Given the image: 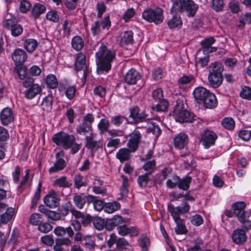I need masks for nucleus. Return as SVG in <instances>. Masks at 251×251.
I'll return each instance as SVG.
<instances>
[{
  "label": "nucleus",
  "instance_id": "35",
  "mask_svg": "<svg viewBox=\"0 0 251 251\" xmlns=\"http://www.w3.org/2000/svg\"><path fill=\"white\" fill-rule=\"evenodd\" d=\"M46 10L45 6L40 3H36L34 4L32 10L31 14L32 16L37 19L39 16L44 13Z\"/></svg>",
  "mask_w": 251,
  "mask_h": 251
},
{
  "label": "nucleus",
  "instance_id": "32",
  "mask_svg": "<svg viewBox=\"0 0 251 251\" xmlns=\"http://www.w3.org/2000/svg\"><path fill=\"white\" fill-rule=\"evenodd\" d=\"M54 233L57 236H64L67 233L69 237H72L74 235L73 229L71 226L66 228L57 226L54 229Z\"/></svg>",
  "mask_w": 251,
  "mask_h": 251
},
{
  "label": "nucleus",
  "instance_id": "31",
  "mask_svg": "<svg viewBox=\"0 0 251 251\" xmlns=\"http://www.w3.org/2000/svg\"><path fill=\"white\" fill-rule=\"evenodd\" d=\"M201 103H203L205 108H213L217 106V100L215 95L210 92Z\"/></svg>",
  "mask_w": 251,
  "mask_h": 251
},
{
  "label": "nucleus",
  "instance_id": "64",
  "mask_svg": "<svg viewBox=\"0 0 251 251\" xmlns=\"http://www.w3.org/2000/svg\"><path fill=\"white\" fill-rule=\"evenodd\" d=\"M129 245L128 242L124 238H121L116 241V247L118 250L126 249Z\"/></svg>",
  "mask_w": 251,
  "mask_h": 251
},
{
  "label": "nucleus",
  "instance_id": "13",
  "mask_svg": "<svg viewBox=\"0 0 251 251\" xmlns=\"http://www.w3.org/2000/svg\"><path fill=\"white\" fill-rule=\"evenodd\" d=\"M139 127H137L133 131L127 143V146L132 152H134L137 150L141 142V134L139 130Z\"/></svg>",
  "mask_w": 251,
  "mask_h": 251
},
{
  "label": "nucleus",
  "instance_id": "1",
  "mask_svg": "<svg viewBox=\"0 0 251 251\" xmlns=\"http://www.w3.org/2000/svg\"><path fill=\"white\" fill-rule=\"evenodd\" d=\"M116 51L108 49L101 44L99 50L96 53L97 58V72L101 74L103 72H108L111 68V62L115 58Z\"/></svg>",
  "mask_w": 251,
  "mask_h": 251
},
{
  "label": "nucleus",
  "instance_id": "15",
  "mask_svg": "<svg viewBox=\"0 0 251 251\" xmlns=\"http://www.w3.org/2000/svg\"><path fill=\"white\" fill-rule=\"evenodd\" d=\"M85 56L81 52L77 54L75 61V69L77 71H80L85 68L83 73V78L85 80L87 75V67L85 65Z\"/></svg>",
  "mask_w": 251,
  "mask_h": 251
},
{
  "label": "nucleus",
  "instance_id": "55",
  "mask_svg": "<svg viewBox=\"0 0 251 251\" xmlns=\"http://www.w3.org/2000/svg\"><path fill=\"white\" fill-rule=\"evenodd\" d=\"M38 230L43 233H46L52 229V226L48 223H40L38 226Z\"/></svg>",
  "mask_w": 251,
  "mask_h": 251
},
{
  "label": "nucleus",
  "instance_id": "14",
  "mask_svg": "<svg viewBox=\"0 0 251 251\" xmlns=\"http://www.w3.org/2000/svg\"><path fill=\"white\" fill-rule=\"evenodd\" d=\"M237 228L232 232V240L236 244H243L247 240V235L246 233L249 230H246L245 228Z\"/></svg>",
  "mask_w": 251,
  "mask_h": 251
},
{
  "label": "nucleus",
  "instance_id": "46",
  "mask_svg": "<svg viewBox=\"0 0 251 251\" xmlns=\"http://www.w3.org/2000/svg\"><path fill=\"white\" fill-rule=\"evenodd\" d=\"M151 175V173H147L138 176L137 182L140 187L145 188L147 187V184L150 180V177Z\"/></svg>",
  "mask_w": 251,
  "mask_h": 251
},
{
  "label": "nucleus",
  "instance_id": "23",
  "mask_svg": "<svg viewBox=\"0 0 251 251\" xmlns=\"http://www.w3.org/2000/svg\"><path fill=\"white\" fill-rule=\"evenodd\" d=\"M85 140L86 141L85 146L87 149L96 151L102 147L103 144L101 141L100 140L95 141L93 135L91 133L90 135L85 137Z\"/></svg>",
  "mask_w": 251,
  "mask_h": 251
},
{
  "label": "nucleus",
  "instance_id": "59",
  "mask_svg": "<svg viewBox=\"0 0 251 251\" xmlns=\"http://www.w3.org/2000/svg\"><path fill=\"white\" fill-rule=\"evenodd\" d=\"M190 221L191 224L195 226H199L203 222L202 217L199 214H196L192 216L190 218Z\"/></svg>",
  "mask_w": 251,
  "mask_h": 251
},
{
  "label": "nucleus",
  "instance_id": "63",
  "mask_svg": "<svg viewBox=\"0 0 251 251\" xmlns=\"http://www.w3.org/2000/svg\"><path fill=\"white\" fill-rule=\"evenodd\" d=\"M31 8L30 2L26 0H24L21 2L20 10L21 12L25 13L27 12Z\"/></svg>",
  "mask_w": 251,
  "mask_h": 251
},
{
  "label": "nucleus",
  "instance_id": "24",
  "mask_svg": "<svg viewBox=\"0 0 251 251\" xmlns=\"http://www.w3.org/2000/svg\"><path fill=\"white\" fill-rule=\"evenodd\" d=\"M0 120L3 125H8L14 120L13 111L11 109L6 107L0 113Z\"/></svg>",
  "mask_w": 251,
  "mask_h": 251
},
{
  "label": "nucleus",
  "instance_id": "39",
  "mask_svg": "<svg viewBox=\"0 0 251 251\" xmlns=\"http://www.w3.org/2000/svg\"><path fill=\"white\" fill-rule=\"evenodd\" d=\"M38 46L37 41L34 39H26L24 44L25 49L29 52L34 51Z\"/></svg>",
  "mask_w": 251,
  "mask_h": 251
},
{
  "label": "nucleus",
  "instance_id": "37",
  "mask_svg": "<svg viewBox=\"0 0 251 251\" xmlns=\"http://www.w3.org/2000/svg\"><path fill=\"white\" fill-rule=\"evenodd\" d=\"M53 185L59 187L70 188L72 186V183L71 181L68 180L66 176H63L55 179Z\"/></svg>",
  "mask_w": 251,
  "mask_h": 251
},
{
  "label": "nucleus",
  "instance_id": "21",
  "mask_svg": "<svg viewBox=\"0 0 251 251\" xmlns=\"http://www.w3.org/2000/svg\"><path fill=\"white\" fill-rule=\"evenodd\" d=\"M126 223L125 220H124L122 216L120 215H115L112 218L107 220L105 223V228L107 230L111 231L114 228L123 223Z\"/></svg>",
  "mask_w": 251,
  "mask_h": 251
},
{
  "label": "nucleus",
  "instance_id": "25",
  "mask_svg": "<svg viewBox=\"0 0 251 251\" xmlns=\"http://www.w3.org/2000/svg\"><path fill=\"white\" fill-rule=\"evenodd\" d=\"M188 140L187 135L184 133H180L174 138V145L178 149H183L187 145Z\"/></svg>",
  "mask_w": 251,
  "mask_h": 251
},
{
  "label": "nucleus",
  "instance_id": "12",
  "mask_svg": "<svg viewBox=\"0 0 251 251\" xmlns=\"http://www.w3.org/2000/svg\"><path fill=\"white\" fill-rule=\"evenodd\" d=\"M179 2L180 3L179 11L180 12L185 10L188 13V16L190 17L194 16L198 7L192 0H179Z\"/></svg>",
  "mask_w": 251,
  "mask_h": 251
},
{
  "label": "nucleus",
  "instance_id": "49",
  "mask_svg": "<svg viewBox=\"0 0 251 251\" xmlns=\"http://www.w3.org/2000/svg\"><path fill=\"white\" fill-rule=\"evenodd\" d=\"M47 85L51 88H55L58 86V81L56 76L53 75H49L46 78Z\"/></svg>",
  "mask_w": 251,
  "mask_h": 251
},
{
  "label": "nucleus",
  "instance_id": "34",
  "mask_svg": "<svg viewBox=\"0 0 251 251\" xmlns=\"http://www.w3.org/2000/svg\"><path fill=\"white\" fill-rule=\"evenodd\" d=\"M176 226L175 232L177 235L186 234L188 231L185 225L184 220L182 219L175 221Z\"/></svg>",
  "mask_w": 251,
  "mask_h": 251
},
{
  "label": "nucleus",
  "instance_id": "29",
  "mask_svg": "<svg viewBox=\"0 0 251 251\" xmlns=\"http://www.w3.org/2000/svg\"><path fill=\"white\" fill-rule=\"evenodd\" d=\"M118 232L122 236L130 234L131 236H137L138 230L134 227H128L126 225L119 226L117 227Z\"/></svg>",
  "mask_w": 251,
  "mask_h": 251
},
{
  "label": "nucleus",
  "instance_id": "38",
  "mask_svg": "<svg viewBox=\"0 0 251 251\" xmlns=\"http://www.w3.org/2000/svg\"><path fill=\"white\" fill-rule=\"evenodd\" d=\"M74 240L76 241H81L84 242L83 244H85L86 247L88 248H90L93 245V242L91 240L90 236H86L83 237L82 234L77 231L74 237Z\"/></svg>",
  "mask_w": 251,
  "mask_h": 251
},
{
  "label": "nucleus",
  "instance_id": "9",
  "mask_svg": "<svg viewBox=\"0 0 251 251\" xmlns=\"http://www.w3.org/2000/svg\"><path fill=\"white\" fill-rule=\"evenodd\" d=\"M64 156V152L61 151L56 153L55 161L54 165L49 169L50 174L56 173L64 169L66 166V163L63 158Z\"/></svg>",
  "mask_w": 251,
  "mask_h": 251
},
{
  "label": "nucleus",
  "instance_id": "58",
  "mask_svg": "<svg viewBox=\"0 0 251 251\" xmlns=\"http://www.w3.org/2000/svg\"><path fill=\"white\" fill-rule=\"evenodd\" d=\"M224 5L223 0H212V7L217 12L221 11Z\"/></svg>",
  "mask_w": 251,
  "mask_h": 251
},
{
  "label": "nucleus",
  "instance_id": "33",
  "mask_svg": "<svg viewBox=\"0 0 251 251\" xmlns=\"http://www.w3.org/2000/svg\"><path fill=\"white\" fill-rule=\"evenodd\" d=\"M41 91V88L38 84H34L31 86L25 92V97L29 100H31L38 95Z\"/></svg>",
  "mask_w": 251,
  "mask_h": 251
},
{
  "label": "nucleus",
  "instance_id": "5",
  "mask_svg": "<svg viewBox=\"0 0 251 251\" xmlns=\"http://www.w3.org/2000/svg\"><path fill=\"white\" fill-rule=\"evenodd\" d=\"M52 139L57 145L61 146L66 150L70 149L75 142V138L74 135L64 132H60L54 134Z\"/></svg>",
  "mask_w": 251,
  "mask_h": 251
},
{
  "label": "nucleus",
  "instance_id": "54",
  "mask_svg": "<svg viewBox=\"0 0 251 251\" xmlns=\"http://www.w3.org/2000/svg\"><path fill=\"white\" fill-rule=\"evenodd\" d=\"M71 204L70 202H67L65 205H62L59 209L58 213L60 215L61 219L67 216L70 210Z\"/></svg>",
  "mask_w": 251,
  "mask_h": 251
},
{
  "label": "nucleus",
  "instance_id": "40",
  "mask_svg": "<svg viewBox=\"0 0 251 251\" xmlns=\"http://www.w3.org/2000/svg\"><path fill=\"white\" fill-rule=\"evenodd\" d=\"M157 101L158 102L156 105L151 106L152 109L157 112L166 111L168 109L169 105L168 101L164 98Z\"/></svg>",
  "mask_w": 251,
  "mask_h": 251
},
{
  "label": "nucleus",
  "instance_id": "53",
  "mask_svg": "<svg viewBox=\"0 0 251 251\" xmlns=\"http://www.w3.org/2000/svg\"><path fill=\"white\" fill-rule=\"evenodd\" d=\"M93 224L95 228L99 230H101L104 227H105L104 220L100 218H95L93 221Z\"/></svg>",
  "mask_w": 251,
  "mask_h": 251
},
{
  "label": "nucleus",
  "instance_id": "3",
  "mask_svg": "<svg viewBox=\"0 0 251 251\" xmlns=\"http://www.w3.org/2000/svg\"><path fill=\"white\" fill-rule=\"evenodd\" d=\"M209 68L208 81L213 87L218 88L222 84L223 81V65L221 63L214 62L210 65Z\"/></svg>",
  "mask_w": 251,
  "mask_h": 251
},
{
  "label": "nucleus",
  "instance_id": "2",
  "mask_svg": "<svg viewBox=\"0 0 251 251\" xmlns=\"http://www.w3.org/2000/svg\"><path fill=\"white\" fill-rule=\"evenodd\" d=\"M246 206L244 202H237L232 205V209L238 220L242 224V228L250 230L251 228V221L248 218L251 215V210L245 211Z\"/></svg>",
  "mask_w": 251,
  "mask_h": 251
},
{
  "label": "nucleus",
  "instance_id": "7",
  "mask_svg": "<svg viewBox=\"0 0 251 251\" xmlns=\"http://www.w3.org/2000/svg\"><path fill=\"white\" fill-rule=\"evenodd\" d=\"M95 118L93 114L88 113L84 116L82 121L76 128L77 133L81 135H86L92 131V124L94 121Z\"/></svg>",
  "mask_w": 251,
  "mask_h": 251
},
{
  "label": "nucleus",
  "instance_id": "22",
  "mask_svg": "<svg viewBox=\"0 0 251 251\" xmlns=\"http://www.w3.org/2000/svg\"><path fill=\"white\" fill-rule=\"evenodd\" d=\"M141 78V75L135 69H131L126 74L125 81L129 85L135 84Z\"/></svg>",
  "mask_w": 251,
  "mask_h": 251
},
{
  "label": "nucleus",
  "instance_id": "17",
  "mask_svg": "<svg viewBox=\"0 0 251 251\" xmlns=\"http://www.w3.org/2000/svg\"><path fill=\"white\" fill-rule=\"evenodd\" d=\"M215 40L212 37L204 39L201 42L202 46V50L204 54L215 52L217 49L211 46L215 43Z\"/></svg>",
  "mask_w": 251,
  "mask_h": 251
},
{
  "label": "nucleus",
  "instance_id": "28",
  "mask_svg": "<svg viewBox=\"0 0 251 251\" xmlns=\"http://www.w3.org/2000/svg\"><path fill=\"white\" fill-rule=\"evenodd\" d=\"M167 24L171 29L180 28L182 25V21L179 14H174L172 17L168 19Z\"/></svg>",
  "mask_w": 251,
  "mask_h": 251
},
{
  "label": "nucleus",
  "instance_id": "45",
  "mask_svg": "<svg viewBox=\"0 0 251 251\" xmlns=\"http://www.w3.org/2000/svg\"><path fill=\"white\" fill-rule=\"evenodd\" d=\"M72 47L76 50L79 51L82 50L84 47V42L79 36L74 37L72 40Z\"/></svg>",
  "mask_w": 251,
  "mask_h": 251
},
{
  "label": "nucleus",
  "instance_id": "26",
  "mask_svg": "<svg viewBox=\"0 0 251 251\" xmlns=\"http://www.w3.org/2000/svg\"><path fill=\"white\" fill-rule=\"evenodd\" d=\"M210 92L203 87H198L193 91L194 97L198 103H201Z\"/></svg>",
  "mask_w": 251,
  "mask_h": 251
},
{
  "label": "nucleus",
  "instance_id": "60",
  "mask_svg": "<svg viewBox=\"0 0 251 251\" xmlns=\"http://www.w3.org/2000/svg\"><path fill=\"white\" fill-rule=\"evenodd\" d=\"M120 143L121 141L119 138H110L108 139L106 146L107 148L115 149L119 146Z\"/></svg>",
  "mask_w": 251,
  "mask_h": 251
},
{
  "label": "nucleus",
  "instance_id": "27",
  "mask_svg": "<svg viewBox=\"0 0 251 251\" xmlns=\"http://www.w3.org/2000/svg\"><path fill=\"white\" fill-rule=\"evenodd\" d=\"M12 58L16 64L21 65L26 60L27 54L23 50L17 49L12 53Z\"/></svg>",
  "mask_w": 251,
  "mask_h": 251
},
{
  "label": "nucleus",
  "instance_id": "43",
  "mask_svg": "<svg viewBox=\"0 0 251 251\" xmlns=\"http://www.w3.org/2000/svg\"><path fill=\"white\" fill-rule=\"evenodd\" d=\"M120 204L117 201L108 202L104 204V211L107 213H113L120 208Z\"/></svg>",
  "mask_w": 251,
  "mask_h": 251
},
{
  "label": "nucleus",
  "instance_id": "16",
  "mask_svg": "<svg viewBox=\"0 0 251 251\" xmlns=\"http://www.w3.org/2000/svg\"><path fill=\"white\" fill-rule=\"evenodd\" d=\"M59 198L57 193L52 191L44 198L45 204L50 208H55L59 204Z\"/></svg>",
  "mask_w": 251,
  "mask_h": 251
},
{
  "label": "nucleus",
  "instance_id": "61",
  "mask_svg": "<svg viewBox=\"0 0 251 251\" xmlns=\"http://www.w3.org/2000/svg\"><path fill=\"white\" fill-rule=\"evenodd\" d=\"M42 184L40 182L38 184L37 190L35 193L34 198L32 201V207H34L37 205L38 201L40 199L41 189Z\"/></svg>",
  "mask_w": 251,
  "mask_h": 251
},
{
  "label": "nucleus",
  "instance_id": "47",
  "mask_svg": "<svg viewBox=\"0 0 251 251\" xmlns=\"http://www.w3.org/2000/svg\"><path fill=\"white\" fill-rule=\"evenodd\" d=\"M148 130L149 132L152 133L156 139L158 138L161 133V130L160 127L155 123H152L150 125Z\"/></svg>",
  "mask_w": 251,
  "mask_h": 251
},
{
  "label": "nucleus",
  "instance_id": "42",
  "mask_svg": "<svg viewBox=\"0 0 251 251\" xmlns=\"http://www.w3.org/2000/svg\"><path fill=\"white\" fill-rule=\"evenodd\" d=\"M122 177L123 178V181L122 183V185L120 189V197H119V199H123L126 197L128 193V178L125 176H122Z\"/></svg>",
  "mask_w": 251,
  "mask_h": 251
},
{
  "label": "nucleus",
  "instance_id": "56",
  "mask_svg": "<svg viewBox=\"0 0 251 251\" xmlns=\"http://www.w3.org/2000/svg\"><path fill=\"white\" fill-rule=\"evenodd\" d=\"M42 216L38 213H33L32 214L29 218L30 223L34 226H38L41 223Z\"/></svg>",
  "mask_w": 251,
  "mask_h": 251
},
{
  "label": "nucleus",
  "instance_id": "50",
  "mask_svg": "<svg viewBox=\"0 0 251 251\" xmlns=\"http://www.w3.org/2000/svg\"><path fill=\"white\" fill-rule=\"evenodd\" d=\"M83 176L80 174H77L74 177V184L75 187L79 189L81 187L85 186L87 183L83 180Z\"/></svg>",
  "mask_w": 251,
  "mask_h": 251
},
{
  "label": "nucleus",
  "instance_id": "41",
  "mask_svg": "<svg viewBox=\"0 0 251 251\" xmlns=\"http://www.w3.org/2000/svg\"><path fill=\"white\" fill-rule=\"evenodd\" d=\"M133 33L131 30L126 31L122 36L121 43L124 45L132 44L134 42Z\"/></svg>",
  "mask_w": 251,
  "mask_h": 251
},
{
  "label": "nucleus",
  "instance_id": "62",
  "mask_svg": "<svg viewBox=\"0 0 251 251\" xmlns=\"http://www.w3.org/2000/svg\"><path fill=\"white\" fill-rule=\"evenodd\" d=\"M91 203H93L94 209L98 211H101L102 209L104 210V204L101 200H96L95 197L93 196V201Z\"/></svg>",
  "mask_w": 251,
  "mask_h": 251
},
{
  "label": "nucleus",
  "instance_id": "48",
  "mask_svg": "<svg viewBox=\"0 0 251 251\" xmlns=\"http://www.w3.org/2000/svg\"><path fill=\"white\" fill-rule=\"evenodd\" d=\"M110 123L108 120L105 119H101L98 125V127L100 131L101 134L104 133V132L107 131L108 130Z\"/></svg>",
  "mask_w": 251,
  "mask_h": 251
},
{
  "label": "nucleus",
  "instance_id": "51",
  "mask_svg": "<svg viewBox=\"0 0 251 251\" xmlns=\"http://www.w3.org/2000/svg\"><path fill=\"white\" fill-rule=\"evenodd\" d=\"M222 124L224 127L229 130H232L235 127V122L231 118H224L222 121Z\"/></svg>",
  "mask_w": 251,
  "mask_h": 251
},
{
  "label": "nucleus",
  "instance_id": "8",
  "mask_svg": "<svg viewBox=\"0 0 251 251\" xmlns=\"http://www.w3.org/2000/svg\"><path fill=\"white\" fill-rule=\"evenodd\" d=\"M4 26L7 29L10 30L12 35L15 37L19 36L23 31L22 26L18 24L15 18L6 20Z\"/></svg>",
  "mask_w": 251,
  "mask_h": 251
},
{
  "label": "nucleus",
  "instance_id": "36",
  "mask_svg": "<svg viewBox=\"0 0 251 251\" xmlns=\"http://www.w3.org/2000/svg\"><path fill=\"white\" fill-rule=\"evenodd\" d=\"M168 209L174 221L181 219L179 217L180 214H183L181 210V206L175 207L173 204L170 203L168 205Z\"/></svg>",
  "mask_w": 251,
  "mask_h": 251
},
{
  "label": "nucleus",
  "instance_id": "30",
  "mask_svg": "<svg viewBox=\"0 0 251 251\" xmlns=\"http://www.w3.org/2000/svg\"><path fill=\"white\" fill-rule=\"evenodd\" d=\"M131 150L124 148L120 149L116 153V158L120 160L121 163L128 160L131 157Z\"/></svg>",
  "mask_w": 251,
  "mask_h": 251
},
{
  "label": "nucleus",
  "instance_id": "52",
  "mask_svg": "<svg viewBox=\"0 0 251 251\" xmlns=\"http://www.w3.org/2000/svg\"><path fill=\"white\" fill-rule=\"evenodd\" d=\"M139 243L143 251H147V248L150 245L149 239L146 235H142L139 239Z\"/></svg>",
  "mask_w": 251,
  "mask_h": 251
},
{
  "label": "nucleus",
  "instance_id": "57",
  "mask_svg": "<svg viewBox=\"0 0 251 251\" xmlns=\"http://www.w3.org/2000/svg\"><path fill=\"white\" fill-rule=\"evenodd\" d=\"M240 95L243 99L251 100V88L244 86L240 92Z\"/></svg>",
  "mask_w": 251,
  "mask_h": 251
},
{
  "label": "nucleus",
  "instance_id": "20",
  "mask_svg": "<svg viewBox=\"0 0 251 251\" xmlns=\"http://www.w3.org/2000/svg\"><path fill=\"white\" fill-rule=\"evenodd\" d=\"M93 196L92 195L82 197L76 195L73 198V201L75 205L79 209H82L86 203H90L93 201Z\"/></svg>",
  "mask_w": 251,
  "mask_h": 251
},
{
  "label": "nucleus",
  "instance_id": "19",
  "mask_svg": "<svg viewBox=\"0 0 251 251\" xmlns=\"http://www.w3.org/2000/svg\"><path fill=\"white\" fill-rule=\"evenodd\" d=\"M129 117L136 123L144 121L148 117V115L144 111H140L139 108L135 106L130 109Z\"/></svg>",
  "mask_w": 251,
  "mask_h": 251
},
{
  "label": "nucleus",
  "instance_id": "10",
  "mask_svg": "<svg viewBox=\"0 0 251 251\" xmlns=\"http://www.w3.org/2000/svg\"><path fill=\"white\" fill-rule=\"evenodd\" d=\"M217 138V135L215 132L206 130L201 134V141L204 148L208 149L215 144Z\"/></svg>",
  "mask_w": 251,
  "mask_h": 251
},
{
  "label": "nucleus",
  "instance_id": "11",
  "mask_svg": "<svg viewBox=\"0 0 251 251\" xmlns=\"http://www.w3.org/2000/svg\"><path fill=\"white\" fill-rule=\"evenodd\" d=\"M6 210L5 212L0 215V226L2 224H6L13 217L15 210L13 208L8 207L7 205L3 203H0V212Z\"/></svg>",
  "mask_w": 251,
  "mask_h": 251
},
{
  "label": "nucleus",
  "instance_id": "4",
  "mask_svg": "<svg viewBox=\"0 0 251 251\" xmlns=\"http://www.w3.org/2000/svg\"><path fill=\"white\" fill-rule=\"evenodd\" d=\"M173 116L176 121L180 123H191L194 118L193 114L185 109L182 100L177 101Z\"/></svg>",
  "mask_w": 251,
  "mask_h": 251
},
{
  "label": "nucleus",
  "instance_id": "44",
  "mask_svg": "<svg viewBox=\"0 0 251 251\" xmlns=\"http://www.w3.org/2000/svg\"><path fill=\"white\" fill-rule=\"evenodd\" d=\"M53 99L52 96L48 95L46 96L42 101L41 106L43 110L47 112L50 111L52 107Z\"/></svg>",
  "mask_w": 251,
  "mask_h": 251
},
{
  "label": "nucleus",
  "instance_id": "6",
  "mask_svg": "<svg viewBox=\"0 0 251 251\" xmlns=\"http://www.w3.org/2000/svg\"><path fill=\"white\" fill-rule=\"evenodd\" d=\"M142 17L150 23H154L158 25L163 21V10L159 7H157L154 9H147L142 13Z\"/></svg>",
  "mask_w": 251,
  "mask_h": 251
},
{
  "label": "nucleus",
  "instance_id": "18",
  "mask_svg": "<svg viewBox=\"0 0 251 251\" xmlns=\"http://www.w3.org/2000/svg\"><path fill=\"white\" fill-rule=\"evenodd\" d=\"M173 179L176 182L177 186L179 189L185 191L189 188L190 184L192 181V177L190 176H186L181 178L177 175H174Z\"/></svg>",
  "mask_w": 251,
  "mask_h": 251
}]
</instances>
